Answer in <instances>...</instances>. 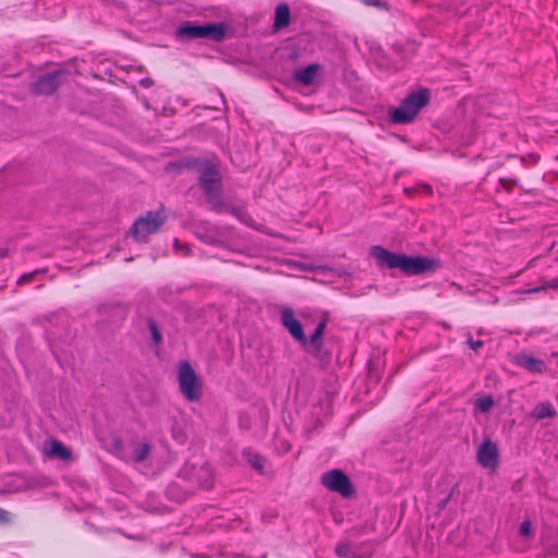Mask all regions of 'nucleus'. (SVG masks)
Segmentation results:
<instances>
[{"label": "nucleus", "instance_id": "1", "mask_svg": "<svg viewBox=\"0 0 558 558\" xmlns=\"http://www.w3.org/2000/svg\"><path fill=\"white\" fill-rule=\"evenodd\" d=\"M371 252L378 266L389 269L398 268L411 276L422 275L437 268V262L428 257L407 256L404 254L392 253L378 245L373 246Z\"/></svg>", "mask_w": 558, "mask_h": 558}, {"label": "nucleus", "instance_id": "2", "mask_svg": "<svg viewBox=\"0 0 558 558\" xmlns=\"http://www.w3.org/2000/svg\"><path fill=\"white\" fill-rule=\"evenodd\" d=\"M280 319L282 326L289 331V333L303 347L307 343L314 349L316 353H319L323 349V336L327 326L328 317L323 315L319 319L313 335L310 340L305 337L301 323L295 318L294 312L289 308H282L280 313Z\"/></svg>", "mask_w": 558, "mask_h": 558}, {"label": "nucleus", "instance_id": "3", "mask_svg": "<svg viewBox=\"0 0 558 558\" xmlns=\"http://www.w3.org/2000/svg\"><path fill=\"white\" fill-rule=\"evenodd\" d=\"M430 100L429 89L421 87L410 93L399 107L389 110V119L396 124H408L414 120L417 113L428 105Z\"/></svg>", "mask_w": 558, "mask_h": 558}, {"label": "nucleus", "instance_id": "4", "mask_svg": "<svg viewBox=\"0 0 558 558\" xmlns=\"http://www.w3.org/2000/svg\"><path fill=\"white\" fill-rule=\"evenodd\" d=\"M199 184L213 209L221 211L223 202L221 198V177L216 163L203 161L197 167Z\"/></svg>", "mask_w": 558, "mask_h": 558}, {"label": "nucleus", "instance_id": "5", "mask_svg": "<svg viewBox=\"0 0 558 558\" xmlns=\"http://www.w3.org/2000/svg\"><path fill=\"white\" fill-rule=\"evenodd\" d=\"M178 383L180 392L185 400L197 402L203 395V381L189 361H180L178 364Z\"/></svg>", "mask_w": 558, "mask_h": 558}, {"label": "nucleus", "instance_id": "6", "mask_svg": "<svg viewBox=\"0 0 558 558\" xmlns=\"http://www.w3.org/2000/svg\"><path fill=\"white\" fill-rule=\"evenodd\" d=\"M166 220L165 208L160 207L156 211L150 210L140 216L134 221L130 232L136 241H146L147 236L156 233Z\"/></svg>", "mask_w": 558, "mask_h": 558}, {"label": "nucleus", "instance_id": "7", "mask_svg": "<svg viewBox=\"0 0 558 558\" xmlns=\"http://www.w3.org/2000/svg\"><path fill=\"white\" fill-rule=\"evenodd\" d=\"M320 483L328 490L338 493L344 498L351 497L354 492L349 476L339 469H333L323 473Z\"/></svg>", "mask_w": 558, "mask_h": 558}, {"label": "nucleus", "instance_id": "8", "mask_svg": "<svg viewBox=\"0 0 558 558\" xmlns=\"http://www.w3.org/2000/svg\"><path fill=\"white\" fill-rule=\"evenodd\" d=\"M476 460L483 468L496 470L499 464V450L497 445L489 438L483 440L477 448Z\"/></svg>", "mask_w": 558, "mask_h": 558}, {"label": "nucleus", "instance_id": "9", "mask_svg": "<svg viewBox=\"0 0 558 558\" xmlns=\"http://www.w3.org/2000/svg\"><path fill=\"white\" fill-rule=\"evenodd\" d=\"M65 71H56L40 76L33 85L32 90L36 95H51L63 81Z\"/></svg>", "mask_w": 558, "mask_h": 558}, {"label": "nucleus", "instance_id": "10", "mask_svg": "<svg viewBox=\"0 0 558 558\" xmlns=\"http://www.w3.org/2000/svg\"><path fill=\"white\" fill-rule=\"evenodd\" d=\"M515 364L532 374H543L547 367L543 360L531 354H519L515 356Z\"/></svg>", "mask_w": 558, "mask_h": 558}, {"label": "nucleus", "instance_id": "11", "mask_svg": "<svg viewBox=\"0 0 558 558\" xmlns=\"http://www.w3.org/2000/svg\"><path fill=\"white\" fill-rule=\"evenodd\" d=\"M319 71L320 65L317 63H312L305 68L296 70L293 74V77L298 83L310 86L315 83Z\"/></svg>", "mask_w": 558, "mask_h": 558}, {"label": "nucleus", "instance_id": "12", "mask_svg": "<svg viewBox=\"0 0 558 558\" xmlns=\"http://www.w3.org/2000/svg\"><path fill=\"white\" fill-rule=\"evenodd\" d=\"M228 25L226 23L203 24V38L221 41L226 38Z\"/></svg>", "mask_w": 558, "mask_h": 558}, {"label": "nucleus", "instance_id": "13", "mask_svg": "<svg viewBox=\"0 0 558 558\" xmlns=\"http://www.w3.org/2000/svg\"><path fill=\"white\" fill-rule=\"evenodd\" d=\"M175 34L178 37L185 39L203 38V25L184 22L177 28Z\"/></svg>", "mask_w": 558, "mask_h": 558}, {"label": "nucleus", "instance_id": "14", "mask_svg": "<svg viewBox=\"0 0 558 558\" xmlns=\"http://www.w3.org/2000/svg\"><path fill=\"white\" fill-rule=\"evenodd\" d=\"M290 24V8L287 3H279L275 11L274 28L282 29Z\"/></svg>", "mask_w": 558, "mask_h": 558}, {"label": "nucleus", "instance_id": "15", "mask_svg": "<svg viewBox=\"0 0 558 558\" xmlns=\"http://www.w3.org/2000/svg\"><path fill=\"white\" fill-rule=\"evenodd\" d=\"M195 478L202 488L209 489L214 485V472L208 464L202 465L195 473Z\"/></svg>", "mask_w": 558, "mask_h": 558}, {"label": "nucleus", "instance_id": "16", "mask_svg": "<svg viewBox=\"0 0 558 558\" xmlns=\"http://www.w3.org/2000/svg\"><path fill=\"white\" fill-rule=\"evenodd\" d=\"M46 453L50 457H58L64 461L71 459L72 456L71 450L59 440H51L46 448Z\"/></svg>", "mask_w": 558, "mask_h": 558}, {"label": "nucleus", "instance_id": "17", "mask_svg": "<svg viewBox=\"0 0 558 558\" xmlns=\"http://www.w3.org/2000/svg\"><path fill=\"white\" fill-rule=\"evenodd\" d=\"M531 415L536 420L551 418L556 415V410L549 401L539 402L535 405Z\"/></svg>", "mask_w": 558, "mask_h": 558}, {"label": "nucleus", "instance_id": "18", "mask_svg": "<svg viewBox=\"0 0 558 558\" xmlns=\"http://www.w3.org/2000/svg\"><path fill=\"white\" fill-rule=\"evenodd\" d=\"M494 407V399L492 396H485L475 401V411L488 412Z\"/></svg>", "mask_w": 558, "mask_h": 558}, {"label": "nucleus", "instance_id": "19", "mask_svg": "<svg viewBox=\"0 0 558 558\" xmlns=\"http://www.w3.org/2000/svg\"><path fill=\"white\" fill-rule=\"evenodd\" d=\"M150 453V446L148 444H140L134 451V460L136 462L144 461Z\"/></svg>", "mask_w": 558, "mask_h": 558}, {"label": "nucleus", "instance_id": "20", "mask_svg": "<svg viewBox=\"0 0 558 558\" xmlns=\"http://www.w3.org/2000/svg\"><path fill=\"white\" fill-rule=\"evenodd\" d=\"M548 288L558 289V279H551L549 281H546L544 284H542L539 287L527 289L524 291V293H537V292L544 291Z\"/></svg>", "mask_w": 558, "mask_h": 558}, {"label": "nucleus", "instance_id": "21", "mask_svg": "<svg viewBox=\"0 0 558 558\" xmlns=\"http://www.w3.org/2000/svg\"><path fill=\"white\" fill-rule=\"evenodd\" d=\"M247 460L254 469H256L258 472H263L264 459L260 456L255 454V453H248Z\"/></svg>", "mask_w": 558, "mask_h": 558}, {"label": "nucleus", "instance_id": "22", "mask_svg": "<svg viewBox=\"0 0 558 558\" xmlns=\"http://www.w3.org/2000/svg\"><path fill=\"white\" fill-rule=\"evenodd\" d=\"M230 213L235 216L239 220H241L242 222L246 223V225H251V217L247 215L246 211H244L243 209L241 208H236V207H232L230 208Z\"/></svg>", "mask_w": 558, "mask_h": 558}, {"label": "nucleus", "instance_id": "23", "mask_svg": "<svg viewBox=\"0 0 558 558\" xmlns=\"http://www.w3.org/2000/svg\"><path fill=\"white\" fill-rule=\"evenodd\" d=\"M336 554L339 556V557H343V558H351L352 557V549H351V546L349 544H339L337 547H336Z\"/></svg>", "mask_w": 558, "mask_h": 558}, {"label": "nucleus", "instance_id": "24", "mask_svg": "<svg viewBox=\"0 0 558 558\" xmlns=\"http://www.w3.org/2000/svg\"><path fill=\"white\" fill-rule=\"evenodd\" d=\"M149 329L155 343H159L161 341V333L154 322H149Z\"/></svg>", "mask_w": 558, "mask_h": 558}, {"label": "nucleus", "instance_id": "25", "mask_svg": "<svg viewBox=\"0 0 558 558\" xmlns=\"http://www.w3.org/2000/svg\"><path fill=\"white\" fill-rule=\"evenodd\" d=\"M520 534L523 536H530L532 534V524L529 520H525L521 523Z\"/></svg>", "mask_w": 558, "mask_h": 558}, {"label": "nucleus", "instance_id": "26", "mask_svg": "<svg viewBox=\"0 0 558 558\" xmlns=\"http://www.w3.org/2000/svg\"><path fill=\"white\" fill-rule=\"evenodd\" d=\"M366 5H373L378 9L388 10V4L381 0H363Z\"/></svg>", "mask_w": 558, "mask_h": 558}, {"label": "nucleus", "instance_id": "27", "mask_svg": "<svg viewBox=\"0 0 558 558\" xmlns=\"http://www.w3.org/2000/svg\"><path fill=\"white\" fill-rule=\"evenodd\" d=\"M11 521L12 514L4 509H0V525L9 524Z\"/></svg>", "mask_w": 558, "mask_h": 558}, {"label": "nucleus", "instance_id": "28", "mask_svg": "<svg viewBox=\"0 0 558 558\" xmlns=\"http://www.w3.org/2000/svg\"><path fill=\"white\" fill-rule=\"evenodd\" d=\"M468 344L469 347L474 350V351H477L478 349H481L483 347V341L481 340H473V339H470L468 341Z\"/></svg>", "mask_w": 558, "mask_h": 558}, {"label": "nucleus", "instance_id": "29", "mask_svg": "<svg viewBox=\"0 0 558 558\" xmlns=\"http://www.w3.org/2000/svg\"><path fill=\"white\" fill-rule=\"evenodd\" d=\"M174 247L178 251L182 250L184 255L190 254V248L186 245H181L178 240H174Z\"/></svg>", "mask_w": 558, "mask_h": 558}, {"label": "nucleus", "instance_id": "30", "mask_svg": "<svg viewBox=\"0 0 558 558\" xmlns=\"http://www.w3.org/2000/svg\"><path fill=\"white\" fill-rule=\"evenodd\" d=\"M141 85L144 87H150L153 85V81L150 78H144L141 81Z\"/></svg>", "mask_w": 558, "mask_h": 558}, {"label": "nucleus", "instance_id": "31", "mask_svg": "<svg viewBox=\"0 0 558 558\" xmlns=\"http://www.w3.org/2000/svg\"><path fill=\"white\" fill-rule=\"evenodd\" d=\"M449 499H450V496H448V497H447V498L441 502V505H440V508H441V509L446 507V505H447V502H448V500H449Z\"/></svg>", "mask_w": 558, "mask_h": 558}, {"label": "nucleus", "instance_id": "32", "mask_svg": "<svg viewBox=\"0 0 558 558\" xmlns=\"http://www.w3.org/2000/svg\"><path fill=\"white\" fill-rule=\"evenodd\" d=\"M32 276H33V274L21 277L20 282L25 281L26 279L31 278Z\"/></svg>", "mask_w": 558, "mask_h": 558}]
</instances>
